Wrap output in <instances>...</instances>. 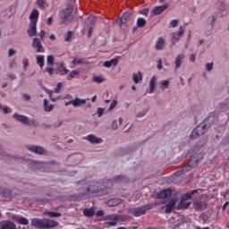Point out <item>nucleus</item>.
I'll return each instance as SVG.
<instances>
[{
	"label": "nucleus",
	"mask_w": 229,
	"mask_h": 229,
	"mask_svg": "<svg viewBox=\"0 0 229 229\" xmlns=\"http://www.w3.org/2000/svg\"><path fill=\"white\" fill-rule=\"evenodd\" d=\"M29 151L31 153H36L37 155H44L46 153V149L39 146H30L28 147Z\"/></svg>",
	"instance_id": "14"
},
{
	"label": "nucleus",
	"mask_w": 229,
	"mask_h": 229,
	"mask_svg": "<svg viewBox=\"0 0 229 229\" xmlns=\"http://www.w3.org/2000/svg\"><path fill=\"white\" fill-rule=\"evenodd\" d=\"M165 47V39L164 38L160 37L158 38L157 43H156V49L157 51H162Z\"/></svg>",
	"instance_id": "23"
},
{
	"label": "nucleus",
	"mask_w": 229,
	"mask_h": 229,
	"mask_svg": "<svg viewBox=\"0 0 229 229\" xmlns=\"http://www.w3.org/2000/svg\"><path fill=\"white\" fill-rule=\"evenodd\" d=\"M168 7H169L168 4L157 6L153 9L152 13H153L154 15H160V13H163V12H165V10H167Z\"/></svg>",
	"instance_id": "21"
},
{
	"label": "nucleus",
	"mask_w": 229,
	"mask_h": 229,
	"mask_svg": "<svg viewBox=\"0 0 229 229\" xmlns=\"http://www.w3.org/2000/svg\"><path fill=\"white\" fill-rule=\"evenodd\" d=\"M78 74H80V71L78 70L72 71L68 75V80H72L73 78H76Z\"/></svg>",
	"instance_id": "41"
},
{
	"label": "nucleus",
	"mask_w": 229,
	"mask_h": 229,
	"mask_svg": "<svg viewBox=\"0 0 229 229\" xmlns=\"http://www.w3.org/2000/svg\"><path fill=\"white\" fill-rule=\"evenodd\" d=\"M129 19H130V13H124L123 16L120 18V23L126 24Z\"/></svg>",
	"instance_id": "36"
},
{
	"label": "nucleus",
	"mask_w": 229,
	"mask_h": 229,
	"mask_svg": "<svg viewBox=\"0 0 229 229\" xmlns=\"http://www.w3.org/2000/svg\"><path fill=\"white\" fill-rule=\"evenodd\" d=\"M176 207V199H171L166 205H165V214H171L173 212V209Z\"/></svg>",
	"instance_id": "19"
},
{
	"label": "nucleus",
	"mask_w": 229,
	"mask_h": 229,
	"mask_svg": "<svg viewBox=\"0 0 229 229\" xmlns=\"http://www.w3.org/2000/svg\"><path fill=\"white\" fill-rule=\"evenodd\" d=\"M123 123V118H119V121L114 120L111 125L112 130H117L119 126Z\"/></svg>",
	"instance_id": "33"
},
{
	"label": "nucleus",
	"mask_w": 229,
	"mask_h": 229,
	"mask_svg": "<svg viewBox=\"0 0 229 229\" xmlns=\"http://www.w3.org/2000/svg\"><path fill=\"white\" fill-rule=\"evenodd\" d=\"M121 203H123V199H112L107 201V207H117V205H121Z\"/></svg>",
	"instance_id": "26"
},
{
	"label": "nucleus",
	"mask_w": 229,
	"mask_h": 229,
	"mask_svg": "<svg viewBox=\"0 0 229 229\" xmlns=\"http://www.w3.org/2000/svg\"><path fill=\"white\" fill-rule=\"evenodd\" d=\"M4 155V150H3V148H1L0 147V158H3Z\"/></svg>",
	"instance_id": "64"
},
{
	"label": "nucleus",
	"mask_w": 229,
	"mask_h": 229,
	"mask_svg": "<svg viewBox=\"0 0 229 229\" xmlns=\"http://www.w3.org/2000/svg\"><path fill=\"white\" fill-rule=\"evenodd\" d=\"M146 24H147L146 19L138 18L137 22H136L137 28H144V26H146Z\"/></svg>",
	"instance_id": "35"
},
{
	"label": "nucleus",
	"mask_w": 229,
	"mask_h": 229,
	"mask_svg": "<svg viewBox=\"0 0 229 229\" xmlns=\"http://www.w3.org/2000/svg\"><path fill=\"white\" fill-rule=\"evenodd\" d=\"M211 126H212V123H208L207 121L199 124L191 132L190 134L191 140H196V139H199V137H201V135H205V133L208 131V128H210Z\"/></svg>",
	"instance_id": "4"
},
{
	"label": "nucleus",
	"mask_w": 229,
	"mask_h": 229,
	"mask_svg": "<svg viewBox=\"0 0 229 229\" xmlns=\"http://www.w3.org/2000/svg\"><path fill=\"white\" fill-rule=\"evenodd\" d=\"M106 220L107 221L106 225L109 226H115L121 221V216L118 215H107Z\"/></svg>",
	"instance_id": "8"
},
{
	"label": "nucleus",
	"mask_w": 229,
	"mask_h": 229,
	"mask_svg": "<svg viewBox=\"0 0 229 229\" xmlns=\"http://www.w3.org/2000/svg\"><path fill=\"white\" fill-rule=\"evenodd\" d=\"M157 80L158 79L155 75L150 79L149 89L147 90L148 94H153V92H155V89H157Z\"/></svg>",
	"instance_id": "13"
},
{
	"label": "nucleus",
	"mask_w": 229,
	"mask_h": 229,
	"mask_svg": "<svg viewBox=\"0 0 229 229\" xmlns=\"http://www.w3.org/2000/svg\"><path fill=\"white\" fill-rule=\"evenodd\" d=\"M183 60H185V54H179L176 57H175V69H180V67H182V64L183 62Z\"/></svg>",
	"instance_id": "20"
},
{
	"label": "nucleus",
	"mask_w": 229,
	"mask_h": 229,
	"mask_svg": "<svg viewBox=\"0 0 229 229\" xmlns=\"http://www.w3.org/2000/svg\"><path fill=\"white\" fill-rule=\"evenodd\" d=\"M37 4L38 8H40L41 10H44L46 6V0H37Z\"/></svg>",
	"instance_id": "44"
},
{
	"label": "nucleus",
	"mask_w": 229,
	"mask_h": 229,
	"mask_svg": "<svg viewBox=\"0 0 229 229\" xmlns=\"http://www.w3.org/2000/svg\"><path fill=\"white\" fill-rule=\"evenodd\" d=\"M104 113H105V108L98 107V109H97L98 117H102Z\"/></svg>",
	"instance_id": "48"
},
{
	"label": "nucleus",
	"mask_w": 229,
	"mask_h": 229,
	"mask_svg": "<svg viewBox=\"0 0 229 229\" xmlns=\"http://www.w3.org/2000/svg\"><path fill=\"white\" fill-rule=\"evenodd\" d=\"M140 13L148 17V14L149 13V9H143L140 12Z\"/></svg>",
	"instance_id": "52"
},
{
	"label": "nucleus",
	"mask_w": 229,
	"mask_h": 229,
	"mask_svg": "<svg viewBox=\"0 0 229 229\" xmlns=\"http://www.w3.org/2000/svg\"><path fill=\"white\" fill-rule=\"evenodd\" d=\"M187 156L191 157L190 162L191 164H192V165H188L183 166L182 170L183 173H189V171H191L192 167H196L198 162H199V160H202L204 157L203 151H201V149H199L198 147H196V148L190 149Z\"/></svg>",
	"instance_id": "2"
},
{
	"label": "nucleus",
	"mask_w": 229,
	"mask_h": 229,
	"mask_svg": "<svg viewBox=\"0 0 229 229\" xmlns=\"http://www.w3.org/2000/svg\"><path fill=\"white\" fill-rule=\"evenodd\" d=\"M122 175H117L111 180L106 182V186L101 187L100 182H92L89 187L87 189L88 194H93V196H103V194L110 193V187L114 185V183H119V182H123Z\"/></svg>",
	"instance_id": "1"
},
{
	"label": "nucleus",
	"mask_w": 229,
	"mask_h": 229,
	"mask_svg": "<svg viewBox=\"0 0 229 229\" xmlns=\"http://www.w3.org/2000/svg\"><path fill=\"white\" fill-rule=\"evenodd\" d=\"M55 108V106L49 105V101L47 99H44V110L45 112H51Z\"/></svg>",
	"instance_id": "32"
},
{
	"label": "nucleus",
	"mask_w": 229,
	"mask_h": 229,
	"mask_svg": "<svg viewBox=\"0 0 229 229\" xmlns=\"http://www.w3.org/2000/svg\"><path fill=\"white\" fill-rule=\"evenodd\" d=\"M37 64L41 69L44 67V55H39L37 57Z\"/></svg>",
	"instance_id": "42"
},
{
	"label": "nucleus",
	"mask_w": 229,
	"mask_h": 229,
	"mask_svg": "<svg viewBox=\"0 0 229 229\" xmlns=\"http://www.w3.org/2000/svg\"><path fill=\"white\" fill-rule=\"evenodd\" d=\"M0 109L4 113V114H12V108L8 106H4L0 104Z\"/></svg>",
	"instance_id": "43"
},
{
	"label": "nucleus",
	"mask_w": 229,
	"mask_h": 229,
	"mask_svg": "<svg viewBox=\"0 0 229 229\" xmlns=\"http://www.w3.org/2000/svg\"><path fill=\"white\" fill-rule=\"evenodd\" d=\"M118 64H119V61L117 59H111V60L106 61L104 63V67H106V69H110V67H112V65H114V67H115Z\"/></svg>",
	"instance_id": "27"
},
{
	"label": "nucleus",
	"mask_w": 229,
	"mask_h": 229,
	"mask_svg": "<svg viewBox=\"0 0 229 229\" xmlns=\"http://www.w3.org/2000/svg\"><path fill=\"white\" fill-rule=\"evenodd\" d=\"M72 64L73 65H81V64H89V61H87V59L85 58H78V57H75L73 58V60L72 61Z\"/></svg>",
	"instance_id": "28"
},
{
	"label": "nucleus",
	"mask_w": 229,
	"mask_h": 229,
	"mask_svg": "<svg viewBox=\"0 0 229 229\" xmlns=\"http://www.w3.org/2000/svg\"><path fill=\"white\" fill-rule=\"evenodd\" d=\"M199 191H201V190L200 189L193 190L191 192L184 194L181 198V201H180L179 205L177 206V209L178 210H187V208H189L191 204V202H189V199H192V196H194V194H198Z\"/></svg>",
	"instance_id": "5"
},
{
	"label": "nucleus",
	"mask_w": 229,
	"mask_h": 229,
	"mask_svg": "<svg viewBox=\"0 0 229 229\" xmlns=\"http://www.w3.org/2000/svg\"><path fill=\"white\" fill-rule=\"evenodd\" d=\"M69 105H72V106H74V100H71L65 103V106H69Z\"/></svg>",
	"instance_id": "61"
},
{
	"label": "nucleus",
	"mask_w": 229,
	"mask_h": 229,
	"mask_svg": "<svg viewBox=\"0 0 229 229\" xmlns=\"http://www.w3.org/2000/svg\"><path fill=\"white\" fill-rule=\"evenodd\" d=\"M38 37H39L40 40H44V37H46V30H40L39 34H38Z\"/></svg>",
	"instance_id": "51"
},
{
	"label": "nucleus",
	"mask_w": 229,
	"mask_h": 229,
	"mask_svg": "<svg viewBox=\"0 0 229 229\" xmlns=\"http://www.w3.org/2000/svg\"><path fill=\"white\" fill-rule=\"evenodd\" d=\"M88 21L90 22V24H96V18L94 16H89Z\"/></svg>",
	"instance_id": "54"
},
{
	"label": "nucleus",
	"mask_w": 229,
	"mask_h": 229,
	"mask_svg": "<svg viewBox=\"0 0 229 229\" xmlns=\"http://www.w3.org/2000/svg\"><path fill=\"white\" fill-rule=\"evenodd\" d=\"M31 225L32 226H35V228L49 229V228H56L59 223L58 221H55L49 218H43V219L33 218L31 219Z\"/></svg>",
	"instance_id": "3"
},
{
	"label": "nucleus",
	"mask_w": 229,
	"mask_h": 229,
	"mask_svg": "<svg viewBox=\"0 0 229 229\" xmlns=\"http://www.w3.org/2000/svg\"><path fill=\"white\" fill-rule=\"evenodd\" d=\"M213 69H214V63L206 64V71H208V72H210V71H212Z\"/></svg>",
	"instance_id": "47"
},
{
	"label": "nucleus",
	"mask_w": 229,
	"mask_h": 229,
	"mask_svg": "<svg viewBox=\"0 0 229 229\" xmlns=\"http://www.w3.org/2000/svg\"><path fill=\"white\" fill-rule=\"evenodd\" d=\"M170 81L167 80L161 81L159 83V89L164 92V90H167L169 89Z\"/></svg>",
	"instance_id": "29"
},
{
	"label": "nucleus",
	"mask_w": 229,
	"mask_h": 229,
	"mask_svg": "<svg viewBox=\"0 0 229 229\" xmlns=\"http://www.w3.org/2000/svg\"><path fill=\"white\" fill-rule=\"evenodd\" d=\"M115 106H117V100H114V101L111 103V105H110V106H109V110H114V108Z\"/></svg>",
	"instance_id": "53"
},
{
	"label": "nucleus",
	"mask_w": 229,
	"mask_h": 229,
	"mask_svg": "<svg viewBox=\"0 0 229 229\" xmlns=\"http://www.w3.org/2000/svg\"><path fill=\"white\" fill-rule=\"evenodd\" d=\"M87 140L90 142L91 144H101L103 143V139L97 137L94 134H89L87 136Z\"/></svg>",
	"instance_id": "15"
},
{
	"label": "nucleus",
	"mask_w": 229,
	"mask_h": 229,
	"mask_svg": "<svg viewBox=\"0 0 229 229\" xmlns=\"http://www.w3.org/2000/svg\"><path fill=\"white\" fill-rule=\"evenodd\" d=\"M92 31H93L92 27H89V31H88V37H89V38H90V37H92Z\"/></svg>",
	"instance_id": "60"
},
{
	"label": "nucleus",
	"mask_w": 229,
	"mask_h": 229,
	"mask_svg": "<svg viewBox=\"0 0 229 229\" xmlns=\"http://www.w3.org/2000/svg\"><path fill=\"white\" fill-rule=\"evenodd\" d=\"M153 208V204H147L141 208H134L130 210V213L134 216V217H140V216H144L148 210H151Z\"/></svg>",
	"instance_id": "7"
},
{
	"label": "nucleus",
	"mask_w": 229,
	"mask_h": 229,
	"mask_svg": "<svg viewBox=\"0 0 229 229\" xmlns=\"http://www.w3.org/2000/svg\"><path fill=\"white\" fill-rule=\"evenodd\" d=\"M190 61H191V62H196V55H194V54H191V55H190Z\"/></svg>",
	"instance_id": "57"
},
{
	"label": "nucleus",
	"mask_w": 229,
	"mask_h": 229,
	"mask_svg": "<svg viewBox=\"0 0 229 229\" xmlns=\"http://www.w3.org/2000/svg\"><path fill=\"white\" fill-rule=\"evenodd\" d=\"M29 37H36L37 35V23L30 22L27 30Z\"/></svg>",
	"instance_id": "16"
},
{
	"label": "nucleus",
	"mask_w": 229,
	"mask_h": 229,
	"mask_svg": "<svg viewBox=\"0 0 229 229\" xmlns=\"http://www.w3.org/2000/svg\"><path fill=\"white\" fill-rule=\"evenodd\" d=\"M61 24L71 22L72 21V5H68L65 9L62 10L59 13Z\"/></svg>",
	"instance_id": "6"
},
{
	"label": "nucleus",
	"mask_w": 229,
	"mask_h": 229,
	"mask_svg": "<svg viewBox=\"0 0 229 229\" xmlns=\"http://www.w3.org/2000/svg\"><path fill=\"white\" fill-rule=\"evenodd\" d=\"M15 53H17V50L11 48V49H9L8 56H13V55H15Z\"/></svg>",
	"instance_id": "55"
},
{
	"label": "nucleus",
	"mask_w": 229,
	"mask_h": 229,
	"mask_svg": "<svg viewBox=\"0 0 229 229\" xmlns=\"http://www.w3.org/2000/svg\"><path fill=\"white\" fill-rule=\"evenodd\" d=\"M157 69H158V71H161V69H162V60L161 59L158 60V62H157Z\"/></svg>",
	"instance_id": "58"
},
{
	"label": "nucleus",
	"mask_w": 229,
	"mask_h": 229,
	"mask_svg": "<svg viewBox=\"0 0 229 229\" xmlns=\"http://www.w3.org/2000/svg\"><path fill=\"white\" fill-rule=\"evenodd\" d=\"M0 229H17V226L13 222L5 221L1 224Z\"/></svg>",
	"instance_id": "22"
},
{
	"label": "nucleus",
	"mask_w": 229,
	"mask_h": 229,
	"mask_svg": "<svg viewBox=\"0 0 229 229\" xmlns=\"http://www.w3.org/2000/svg\"><path fill=\"white\" fill-rule=\"evenodd\" d=\"M83 214H84V216H86V217H92L94 216V209L85 208L83 210Z\"/></svg>",
	"instance_id": "39"
},
{
	"label": "nucleus",
	"mask_w": 229,
	"mask_h": 229,
	"mask_svg": "<svg viewBox=\"0 0 229 229\" xmlns=\"http://www.w3.org/2000/svg\"><path fill=\"white\" fill-rule=\"evenodd\" d=\"M219 110L222 112H225L226 110H229V98L225 100V103H222L218 106Z\"/></svg>",
	"instance_id": "31"
},
{
	"label": "nucleus",
	"mask_w": 229,
	"mask_h": 229,
	"mask_svg": "<svg viewBox=\"0 0 229 229\" xmlns=\"http://www.w3.org/2000/svg\"><path fill=\"white\" fill-rule=\"evenodd\" d=\"M47 65H50V66L55 65V55H47Z\"/></svg>",
	"instance_id": "40"
},
{
	"label": "nucleus",
	"mask_w": 229,
	"mask_h": 229,
	"mask_svg": "<svg viewBox=\"0 0 229 229\" xmlns=\"http://www.w3.org/2000/svg\"><path fill=\"white\" fill-rule=\"evenodd\" d=\"M45 216L49 217H62V214L55 211L45 212Z\"/></svg>",
	"instance_id": "38"
},
{
	"label": "nucleus",
	"mask_w": 229,
	"mask_h": 229,
	"mask_svg": "<svg viewBox=\"0 0 229 229\" xmlns=\"http://www.w3.org/2000/svg\"><path fill=\"white\" fill-rule=\"evenodd\" d=\"M24 100L25 101H30V99H31V97H30V95H23Z\"/></svg>",
	"instance_id": "63"
},
{
	"label": "nucleus",
	"mask_w": 229,
	"mask_h": 229,
	"mask_svg": "<svg viewBox=\"0 0 229 229\" xmlns=\"http://www.w3.org/2000/svg\"><path fill=\"white\" fill-rule=\"evenodd\" d=\"M38 15H40V13H38V10L37 9L32 10L29 18L30 22L37 24V22H38Z\"/></svg>",
	"instance_id": "17"
},
{
	"label": "nucleus",
	"mask_w": 229,
	"mask_h": 229,
	"mask_svg": "<svg viewBox=\"0 0 229 229\" xmlns=\"http://www.w3.org/2000/svg\"><path fill=\"white\" fill-rule=\"evenodd\" d=\"M32 47L34 49H37V53H44L45 49L42 46V42L40 41V38H35L32 40Z\"/></svg>",
	"instance_id": "11"
},
{
	"label": "nucleus",
	"mask_w": 229,
	"mask_h": 229,
	"mask_svg": "<svg viewBox=\"0 0 229 229\" xmlns=\"http://www.w3.org/2000/svg\"><path fill=\"white\" fill-rule=\"evenodd\" d=\"M193 207L195 210H203V208H206L205 202L203 201H195Z\"/></svg>",
	"instance_id": "30"
},
{
	"label": "nucleus",
	"mask_w": 229,
	"mask_h": 229,
	"mask_svg": "<svg viewBox=\"0 0 229 229\" xmlns=\"http://www.w3.org/2000/svg\"><path fill=\"white\" fill-rule=\"evenodd\" d=\"M97 216L98 217H101V216H105V212L103 210H98V211H97Z\"/></svg>",
	"instance_id": "56"
},
{
	"label": "nucleus",
	"mask_w": 229,
	"mask_h": 229,
	"mask_svg": "<svg viewBox=\"0 0 229 229\" xmlns=\"http://www.w3.org/2000/svg\"><path fill=\"white\" fill-rule=\"evenodd\" d=\"M216 19H217V17L216 15H212V16L208 17V24L210 30H212V28H214V24H215Z\"/></svg>",
	"instance_id": "34"
},
{
	"label": "nucleus",
	"mask_w": 229,
	"mask_h": 229,
	"mask_svg": "<svg viewBox=\"0 0 229 229\" xmlns=\"http://www.w3.org/2000/svg\"><path fill=\"white\" fill-rule=\"evenodd\" d=\"M47 24H48V26H51V24H53V17H49L47 21Z\"/></svg>",
	"instance_id": "59"
},
{
	"label": "nucleus",
	"mask_w": 229,
	"mask_h": 229,
	"mask_svg": "<svg viewBox=\"0 0 229 229\" xmlns=\"http://www.w3.org/2000/svg\"><path fill=\"white\" fill-rule=\"evenodd\" d=\"M57 74H60V76H64V74H69V69L65 67V64L60 63L57 66Z\"/></svg>",
	"instance_id": "18"
},
{
	"label": "nucleus",
	"mask_w": 229,
	"mask_h": 229,
	"mask_svg": "<svg viewBox=\"0 0 229 229\" xmlns=\"http://www.w3.org/2000/svg\"><path fill=\"white\" fill-rule=\"evenodd\" d=\"M170 26H171L172 28H176V26H178V20H172V21H170Z\"/></svg>",
	"instance_id": "50"
},
{
	"label": "nucleus",
	"mask_w": 229,
	"mask_h": 229,
	"mask_svg": "<svg viewBox=\"0 0 229 229\" xmlns=\"http://www.w3.org/2000/svg\"><path fill=\"white\" fill-rule=\"evenodd\" d=\"M7 214H9L11 219H13V221H15V223H18V225H30V220H28L26 217L13 215L12 213H7Z\"/></svg>",
	"instance_id": "10"
},
{
	"label": "nucleus",
	"mask_w": 229,
	"mask_h": 229,
	"mask_svg": "<svg viewBox=\"0 0 229 229\" xmlns=\"http://www.w3.org/2000/svg\"><path fill=\"white\" fill-rule=\"evenodd\" d=\"M93 81H95V83H103V81H105V79L101 76H94Z\"/></svg>",
	"instance_id": "45"
},
{
	"label": "nucleus",
	"mask_w": 229,
	"mask_h": 229,
	"mask_svg": "<svg viewBox=\"0 0 229 229\" xmlns=\"http://www.w3.org/2000/svg\"><path fill=\"white\" fill-rule=\"evenodd\" d=\"M185 33V27L184 26H181L179 28V30L176 32H173L172 33V42L174 45L176 44V42H178V40H180V38H182V35H183Z\"/></svg>",
	"instance_id": "9"
},
{
	"label": "nucleus",
	"mask_w": 229,
	"mask_h": 229,
	"mask_svg": "<svg viewBox=\"0 0 229 229\" xmlns=\"http://www.w3.org/2000/svg\"><path fill=\"white\" fill-rule=\"evenodd\" d=\"M71 38H72V31H68L64 37L65 42H71Z\"/></svg>",
	"instance_id": "46"
},
{
	"label": "nucleus",
	"mask_w": 229,
	"mask_h": 229,
	"mask_svg": "<svg viewBox=\"0 0 229 229\" xmlns=\"http://www.w3.org/2000/svg\"><path fill=\"white\" fill-rule=\"evenodd\" d=\"M13 117L19 123H21L22 124H27L28 126H30V119L28 118V116L15 113L13 114Z\"/></svg>",
	"instance_id": "12"
},
{
	"label": "nucleus",
	"mask_w": 229,
	"mask_h": 229,
	"mask_svg": "<svg viewBox=\"0 0 229 229\" xmlns=\"http://www.w3.org/2000/svg\"><path fill=\"white\" fill-rule=\"evenodd\" d=\"M144 115H146V112L142 111L138 114L137 117H144Z\"/></svg>",
	"instance_id": "62"
},
{
	"label": "nucleus",
	"mask_w": 229,
	"mask_h": 229,
	"mask_svg": "<svg viewBox=\"0 0 229 229\" xmlns=\"http://www.w3.org/2000/svg\"><path fill=\"white\" fill-rule=\"evenodd\" d=\"M89 99L90 98L83 99V98H76L75 99H73V106H74V108H78V107L81 106V105H85V103H87V101H89Z\"/></svg>",
	"instance_id": "24"
},
{
	"label": "nucleus",
	"mask_w": 229,
	"mask_h": 229,
	"mask_svg": "<svg viewBox=\"0 0 229 229\" xmlns=\"http://www.w3.org/2000/svg\"><path fill=\"white\" fill-rule=\"evenodd\" d=\"M133 81L134 83H139L140 81H142V73L140 72L133 74Z\"/></svg>",
	"instance_id": "37"
},
{
	"label": "nucleus",
	"mask_w": 229,
	"mask_h": 229,
	"mask_svg": "<svg viewBox=\"0 0 229 229\" xmlns=\"http://www.w3.org/2000/svg\"><path fill=\"white\" fill-rule=\"evenodd\" d=\"M46 71L49 74V76H53V73L55 72V68L53 66H48L46 68Z\"/></svg>",
	"instance_id": "49"
},
{
	"label": "nucleus",
	"mask_w": 229,
	"mask_h": 229,
	"mask_svg": "<svg viewBox=\"0 0 229 229\" xmlns=\"http://www.w3.org/2000/svg\"><path fill=\"white\" fill-rule=\"evenodd\" d=\"M171 194H173V191H171V189H165L157 194V198H159L160 199L164 198H169Z\"/></svg>",
	"instance_id": "25"
}]
</instances>
